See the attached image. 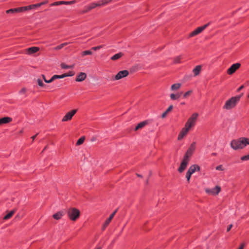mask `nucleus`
Here are the masks:
<instances>
[{"label": "nucleus", "mask_w": 249, "mask_h": 249, "mask_svg": "<svg viewBox=\"0 0 249 249\" xmlns=\"http://www.w3.org/2000/svg\"><path fill=\"white\" fill-rule=\"evenodd\" d=\"M247 144H249V139L241 137L237 140H233L231 142V146L234 150L242 149Z\"/></svg>", "instance_id": "f257e3e1"}, {"label": "nucleus", "mask_w": 249, "mask_h": 249, "mask_svg": "<svg viewBox=\"0 0 249 249\" xmlns=\"http://www.w3.org/2000/svg\"><path fill=\"white\" fill-rule=\"evenodd\" d=\"M242 96V95L236 96L235 97H231L229 100H227L223 108L227 110L231 109L235 107L237 103L240 100V98Z\"/></svg>", "instance_id": "f03ea898"}, {"label": "nucleus", "mask_w": 249, "mask_h": 249, "mask_svg": "<svg viewBox=\"0 0 249 249\" xmlns=\"http://www.w3.org/2000/svg\"><path fill=\"white\" fill-rule=\"evenodd\" d=\"M198 117V114L197 113H193L186 122L185 126L190 130L195 125Z\"/></svg>", "instance_id": "7ed1b4c3"}, {"label": "nucleus", "mask_w": 249, "mask_h": 249, "mask_svg": "<svg viewBox=\"0 0 249 249\" xmlns=\"http://www.w3.org/2000/svg\"><path fill=\"white\" fill-rule=\"evenodd\" d=\"M68 215L72 221H75L80 216V211L74 208H71L68 210Z\"/></svg>", "instance_id": "20e7f679"}, {"label": "nucleus", "mask_w": 249, "mask_h": 249, "mask_svg": "<svg viewBox=\"0 0 249 249\" xmlns=\"http://www.w3.org/2000/svg\"><path fill=\"white\" fill-rule=\"evenodd\" d=\"M210 24V23L206 24L201 27H199L196 28L195 30L190 33L189 36L193 37L196 36L199 34L201 33L204 30H205Z\"/></svg>", "instance_id": "39448f33"}, {"label": "nucleus", "mask_w": 249, "mask_h": 249, "mask_svg": "<svg viewBox=\"0 0 249 249\" xmlns=\"http://www.w3.org/2000/svg\"><path fill=\"white\" fill-rule=\"evenodd\" d=\"M77 111V109H75L67 112L66 114L63 117L62 121L66 122L70 121Z\"/></svg>", "instance_id": "423d86ee"}, {"label": "nucleus", "mask_w": 249, "mask_h": 249, "mask_svg": "<svg viewBox=\"0 0 249 249\" xmlns=\"http://www.w3.org/2000/svg\"><path fill=\"white\" fill-rule=\"evenodd\" d=\"M241 66V64L236 63L232 64L228 70L227 73L229 75H231L234 73L237 70H238Z\"/></svg>", "instance_id": "0eeeda50"}, {"label": "nucleus", "mask_w": 249, "mask_h": 249, "mask_svg": "<svg viewBox=\"0 0 249 249\" xmlns=\"http://www.w3.org/2000/svg\"><path fill=\"white\" fill-rule=\"evenodd\" d=\"M129 74V71L127 70L120 71L114 77L115 80H119L127 76Z\"/></svg>", "instance_id": "6e6552de"}, {"label": "nucleus", "mask_w": 249, "mask_h": 249, "mask_svg": "<svg viewBox=\"0 0 249 249\" xmlns=\"http://www.w3.org/2000/svg\"><path fill=\"white\" fill-rule=\"evenodd\" d=\"M195 145L196 142H193L190 145L184 157H185L186 159L187 158L189 159V157L191 156V155H192V154L193 153L194 151L195 150Z\"/></svg>", "instance_id": "1a4fd4ad"}, {"label": "nucleus", "mask_w": 249, "mask_h": 249, "mask_svg": "<svg viewBox=\"0 0 249 249\" xmlns=\"http://www.w3.org/2000/svg\"><path fill=\"white\" fill-rule=\"evenodd\" d=\"M189 159H186L185 157L183 158V159L180 164V167L178 169V171L179 173H182L186 168L187 165L189 162Z\"/></svg>", "instance_id": "9d476101"}, {"label": "nucleus", "mask_w": 249, "mask_h": 249, "mask_svg": "<svg viewBox=\"0 0 249 249\" xmlns=\"http://www.w3.org/2000/svg\"><path fill=\"white\" fill-rule=\"evenodd\" d=\"M190 129L184 126L178 134V140H181L183 139V138L187 135Z\"/></svg>", "instance_id": "9b49d317"}, {"label": "nucleus", "mask_w": 249, "mask_h": 249, "mask_svg": "<svg viewBox=\"0 0 249 249\" xmlns=\"http://www.w3.org/2000/svg\"><path fill=\"white\" fill-rule=\"evenodd\" d=\"M96 7L97 5H95V2H92L89 6H86L85 9L81 11L80 13L82 14H85Z\"/></svg>", "instance_id": "f8f14e48"}, {"label": "nucleus", "mask_w": 249, "mask_h": 249, "mask_svg": "<svg viewBox=\"0 0 249 249\" xmlns=\"http://www.w3.org/2000/svg\"><path fill=\"white\" fill-rule=\"evenodd\" d=\"M118 210V209H117L109 217V218L106 220L105 223L104 224L102 229L103 230H104L108 226V225L109 224L110 222L111 221L113 217L114 216L115 214H116L117 211Z\"/></svg>", "instance_id": "ddd939ff"}, {"label": "nucleus", "mask_w": 249, "mask_h": 249, "mask_svg": "<svg viewBox=\"0 0 249 249\" xmlns=\"http://www.w3.org/2000/svg\"><path fill=\"white\" fill-rule=\"evenodd\" d=\"M221 188L219 186H216L215 188L213 189H207L206 192L212 195H217L220 191Z\"/></svg>", "instance_id": "4468645a"}, {"label": "nucleus", "mask_w": 249, "mask_h": 249, "mask_svg": "<svg viewBox=\"0 0 249 249\" xmlns=\"http://www.w3.org/2000/svg\"><path fill=\"white\" fill-rule=\"evenodd\" d=\"M199 170H200V167L197 165L195 164V165H193L189 167L187 172L190 173V174L191 175H192L196 171H199Z\"/></svg>", "instance_id": "2eb2a0df"}, {"label": "nucleus", "mask_w": 249, "mask_h": 249, "mask_svg": "<svg viewBox=\"0 0 249 249\" xmlns=\"http://www.w3.org/2000/svg\"><path fill=\"white\" fill-rule=\"evenodd\" d=\"M86 74L85 72H81L77 75L75 80L77 82H81L84 81L86 79Z\"/></svg>", "instance_id": "dca6fc26"}, {"label": "nucleus", "mask_w": 249, "mask_h": 249, "mask_svg": "<svg viewBox=\"0 0 249 249\" xmlns=\"http://www.w3.org/2000/svg\"><path fill=\"white\" fill-rule=\"evenodd\" d=\"M148 124L147 121H144L138 124V125L136 126L135 128V131H137L139 129H142L143 127H144L146 125Z\"/></svg>", "instance_id": "f3484780"}, {"label": "nucleus", "mask_w": 249, "mask_h": 249, "mask_svg": "<svg viewBox=\"0 0 249 249\" xmlns=\"http://www.w3.org/2000/svg\"><path fill=\"white\" fill-rule=\"evenodd\" d=\"M124 53L122 52H120L118 53H116L113 55L112 56L110 57V59L112 61H116L119 59H120L122 56H124Z\"/></svg>", "instance_id": "a211bd4d"}, {"label": "nucleus", "mask_w": 249, "mask_h": 249, "mask_svg": "<svg viewBox=\"0 0 249 249\" xmlns=\"http://www.w3.org/2000/svg\"><path fill=\"white\" fill-rule=\"evenodd\" d=\"M39 49V48L37 47H32L28 48L27 51L28 54H32L37 52Z\"/></svg>", "instance_id": "6ab92c4d"}, {"label": "nucleus", "mask_w": 249, "mask_h": 249, "mask_svg": "<svg viewBox=\"0 0 249 249\" xmlns=\"http://www.w3.org/2000/svg\"><path fill=\"white\" fill-rule=\"evenodd\" d=\"M12 121V118L9 117H5L0 119V125L7 124Z\"/></svg>", "instance_id": "aec40b11"}, {"label": "nucleus", "mask_w": 249, "mask_h": 249, "mask_svg": "<svg viewBox=\"0 0 249 249\" xmlns=\"http://www.w3.org/2000/svg\"><path fill=\"white\" fill-rule=\"evenodd\" d=\"M201 70V66L200 65L196 66L193 70L194 76L198 75Z\"/></svg>", "instance_id": "412c9836"}, {"label": "nucleus", "mask_w": 249, "mask_h": 249, "mask_svg": "<svg viewBox=\"0 0 249 249\" xmlns=\"http://www.w3.org/2000/svg\"><path fill=\"white\" fill-rule=\"evenodd\" d=\"M64 214V213L63 211H59L53 215V217L56 219L59 220L61 219L62 216Z\"/></svg>", "instance_id": "4be33fe9"}, {"label": "nucleus", "mask_w": 249, "mask_h": 249, "mask_svg": "<svg viewBox=\"0 0 249 249\" xmlns=\"http://www.w3.org/2000/svg\"><path fill=\"white\" fill-rule=\"evenodd\" d=\"M16 211V209L10 211L3 217V219L7 220V219H9V218H10L13 215V214L15 213Z\"/></svg>", "instance_id": "5701e85b"}, {"label": "nucleus", "mask_w": 249, "mask_h": 249, "mask_svg": "<svg viewBox=\"0 0 249 249\" xmlns=\"http://www.w3.org/2000/svg\"><path fill=\"white\" fill-rule=\"evenodd\" d=\"M181 94H182L181 92L178 93L177 94L172 93L170 94V98L171 100H175L179 98L180 97Z\"/></svg>", "instance_id": "b1692460"}, {"label": "nucleus", "mask_w": 249, "mask_h": 249, "mask_svg": "<svg viewBox=\"0 0 249 249\" xmlns=\"http://www.w3.org/2000/svg\"><path fill=\"white\" fill-rule=\"evenodd\" d=\"M181 86L180 83H176L171 86V89L172 91L177 90Z\"/></svg>", "instance_id": "393cba45"}, {"label": "nucleus", "mask_w": 249, "mask_h": 249, "mask_svg": "<svg viewBox=\"0 0 249 249\" xmlns=\"http://www.w3.org/2000/svg\"><path fill=\"white\" fill-rule=\"evenodd\" d=\"M21 9H18V8H14V9H10L9 10H7L6 11V13L7 14H13L16 12H19V11H20Z\"/></svg>", "instance_id": "a878e982"}, {"label": "nucleus", "mask_w": 249, "mask_h": 249, "mask_svg": "<svg viewBox=\"0 0 249 249\" xmlns=\"http://www.w3.org/2000/svg\"><path fill=\"white\" fill-rule=\"evenodd\" d=\"M173 109V106L172 105H171L169 107L167 108V109L162 114V116H161V117L162 118H164L166 115L167 114Z\"/></svg>", "instance_id": "bb28decb"}, {"label": "nucleus", "mask_w": 249, "mask_h": 249, "mask_svg": "<svg viewBox=\"0 0 249 249\" xmlns=\"http://www.w3.org/2000/svg\"><path fill=\"white\" fill-rule=\"evenodd\" d=\"M61 67L62 68V69H72L74 67V65H67L64 63H62L61 64Z\"/></svg>", "instance_id": "cd10ccee"}, {"label": "nucleus", "mask_w": 249, "mask_h": 249, "mask_svg": "<svg viewBox=\"0 0 249 249\" xmlns=\"http://www.w3.org/2000/svg\"><path fill=\"white\" fill-rule=\"evenodd\" d=\"M69 43H68V42H65V43H63L61 44H60V45H58L56 47H55L54 48V49L56 50H60L64 46L68 45Z\"/></svg>", "instance_id": "c85d7f7f"}, {"label": "nucleus", "mask_w": 249, "mask_h": 249, "mask_svg": "<svg viewBox=\"0 0 249 249\" xmlns=\"http://www.w3.org/2000/svg\"><path fill=\"white\" fill-rule=\"evenodd\" d=\"M18 9H21V10L19 11V12H22L24 11H27V10H31V6H29H29H27L19 7Z\"/></svg>", "instance_id": "c756f323"}, {"label": "nucleus", "mask_w": 249, "mask_h": 249, "mask_svg": "<svg viewBox=\"0 0 249 249\" xmlns=\"http://www.w3.org/2000/svg\"><path fill=\"white\" fill-rule=\"evenodd\" d=\"M85 138L84 137H81L77 142L76 145H79L82 144L84 141H85Z\"/></svg>", "instance_id": "7c9ffc66"}, {"label": "nucleus", "mask_w": 249, "mask_h": 249, "mask_svg": "<svg viewBox=\"0 0 249 249\" xmlns=\"http://www.w3.org/2000/svg\"><path fill=\"white\" fill-rule=\"evenodd\" d=\"M92 54V52L89 50H87V51H83L81 53V55L83 56L86 55H91Z\"/></svg>", "instance_id": "2f4dec72"}, {"label": "nucleus", "mask_w": 249, "mask_h": 249, "mask_svg": "<svg viewBox=\"0 0 249 249\" xmlns=\"http://www.w3.org/2000/svg\"><path fill=\"white\" fill-rule=\"evenodd\" d=\"M37 82L38 85L41 87H45L46 85L43 83L42 80L40 79H37Z\"/></svg>", "instance_id": "473e14b6"}, {"label": "nucleus", "mask_w": 249, "mask_h": 249, "mask_svg": "<svg viewBox=\"0 0 249 249\" xmlns=\"http://www.w3.org/2000/svg\"><path fill=\"white\" fill-rule=\"evenodd\" d=\"M53 76L54 79L55 80V79H58V78H63L64 77H66V75H64V74H63L62 75H54Z\"/></svg>", "instance_id": "72a5a7b5"}, {"label": "nucleus", "mask_w": 249, "mask_h": 249, "mask_svg": "<svg viewBox=\"0 0 249 249\" xmlns=\"http://www.w3.org/2000/svg\"><path fill=\"white\" fill-rule=\"evenodd\" d=\"M61 4H64V1H56L54 2L51 4V6H56V5H59Z\"/></svg>", "instance_id": "f704fd0d"}, {"label": "nucleus", "mask_w": 249, "mask_h": 249, "mask_svg": "<svg viewBox=\"0 0 249 249\" xmlns=\"http://www.w3.org/2000/svg\"><path fill=\"white\" fill-rule=\"evenodd\" d=\"M182 56H178L175 58L174 62L175 63H179L180 62V60L182 58Z\"/></svg>", "instance_id": "c9c22d12"}, {"label": "nucleus", "mask_w": 249, "mask_h": 249, "mask_svg": "<svg viewBox=\"0 0 249 249\" xmlns=\"http://www.w3.org/2000/svg\"><path fill=\"white\" fill-rule=\"evenodd\" d=\"M95 5H97V7H100L105 5L104 2H103V0H101L97 3H95Z\"/></svg>", "instance_id": "e433bc0d"}, {"label": "nucleus", "mask_w": 249, "mask_h": 249, "mask_svg": "<svg viewBox=\"0 0 249 249\" xmlns=\"http://www.w3.org/2000/svg\"><path fill=\"white\" fill-rule=\"evenodd\" d=\"M103 45H100V46H98L96 47H93L91 48V50H94V51H97V50L103 48Z\"/></svg>", "instance_id": "4c0bfd02"}, {"label": "nucleus", "mask_w": 249, "mask_h": 249, "mask_svg": "<svg viewBox=\"0 0 249 249\" xmlns=\"http://www.w3.org/2000/svg\"><path fill=\"white\" fill-rule=\"evenodd\" d=\"M191 175H192L190 174V173H188L187 172L186 174V178H187V180L188 182H189Z\"/></svg>", "instance_id": "58836bf2"}, {"label": "nucleus", "mask_w": 249, "mask_h": 249, "mask_svg": "<svg viewBox=\"0 0 249 249\" xmlns=\"http://www.w3.org/2000/svg\"><path fill=\"white\" fill-rule=\"evenodd\" d=\"M192 90H189L188 91H187L186 92H185L184 95H183V97L184 98H186L188 96H189L192 93Z\"/></svg>", "instance_id": "ea45409f"}, {"label": "nucleus", "mask_w": 249, "mask_h": 249, "mask_svg": "<svg viewBox=\"0 0 249 249\" xmlns=\"http://www.w3.org/2000/svg\"><path fill=\"white\" fill-rule=\"evenodd\" d=\"M241 160H249V154L247 156H244L241 157Z\"/></svg>", "instance_id": "a19ab883"}, {"label": "nucleus", "mask_w": 249, "mask_h": 249, "mask_svg": "<svg viewBox=\"0 0 249 249\" xmlns=\"http://www.w3.org/2000/svg\"><path fill=\"white\" fill-rule=\"evenodd\" d=\"M26 92V89L25 88H22L19 91V94L21 95H24V94H25Z\"/></svg>", "instance_id": "79ce46f5"}, {"label": "nucleus", "mask_w": 249, "mask_h": 249, "mask_svg": "<svg viewBox=\"0 0 249 249\" xmlns=\"http://www.w3.org/2000/svg\"><path fill=\"white\" fill-rule=\"evenodd\" d=\"M64 75H66V77L67 76H72L74 75V72L72 71H70L68 73H64Z\"/></svg>", "instance_id": "37998d69"}, {"label": "nucleus", "mask_w": 249, "mask_h": 249, "mask_svg": "<svg viewBox=\"0 0 249 249\" xmlns=\"http://www.w3.org/2000/svg\"><path fill=\"white\" fill-rule=\"evenodd\" d=\"M54 80V79L53 76H52V78L49 80L45 79V82L47 83H50L52 82Z\"/></svg>", "instance_id": "c03bdc74"}, {"label": "nucleus", "mask_w": 249, "mask_h": 249, "mask_svg": "<svg viewBox=\"0 0 249 249\" xmlns=\"http://www.w3.org/2000/svg\"><path fill=\"white\" fill-rule=\"evenodd\" d=\"M216 170L223 171L224 170V169L223 168L222 165H220L216 167Z\"/></svg>", "instance_id": "a18cd8bd"}, {"label": "nucleus", "mask_w": 249, "mask_h": 249, "mask_svg": "<svg viewBox=\"0 0 249 249\" xmlns=\"http://www.w3.org/2000/svg\"><path fill=\"white\" fill-rule=\"evenodd\" d=\"M29 6H31V9H32L33 8H36V7H39V5H38V3H37V4H33V5H29Z\"/></svg>", "instance_id": "49530a36"}, {"label": "nucleus", "mask_w": 249, "mask_h": 249, "mask_svg": "<svg viewBox=\"0 0 249 249\" xmlns=\"http://www.w3.org/2000/svg\"><path fill=\"white\" fill-rule=\"evenodd\" d=\"M113 0H103V2L105 3V5H106L109 2H111Z\"/></svg>", "instance_id": "de8ad7c7"}, {"label": "nucleus", "mask_w": 249, "mask_h": 249, "mask_svg": "<svg viewBox=\"0 0 249 249\" xmlns=\"http://www.w3.org/2000/svg\"><path fill=\"white\" fill-rule=\"evenodd\" d=\"M47 3H48V1L46 0V1H44L41 2L39 3H38V5H39V6H41V5H42L43 4H46Z\"/></svg>", "instance_id": "09e8293b"}, {"label": "nucleus", "mask_w": 249, "mask_h": 249, "mask_svg": "<svg viewBox=\"0 0 249 249\" xmlns=\"http://www.w3.org/2000/svg\"><path fill=\"white\" fill-rule=\"evenodd\" d=\"M232 227V224L228 226V228H227V231H229Z\"/></svg>", "instance_id": "8fccbe9b"}, {"label": "nucleus", "mask_w": 249, "mask_h": 249, "mask_svg": "<svg viewBox=\"0 0 249 249\" xmlns=\"http://www.w3.org/2000/svg\"><path fill=\"white\" fill-rule=\"evenodd\" d=\"M244 86H243V85H242L241 86H240V87L238 88V89H237V91H240L241 90H242V89L244 88Z\"/></svg>", "instance_id": "3c124183"}, {"label": "nucleus", "mask_w": 249, "mask_h": 249, "mask_svg": "<svg viewBox=\"0 0 249 249\" xmlns=\"http://www.w3.org/2000/svg\"><path fill=\"white\" fill-rule=\"evenodd\" d=\"M64 4L68 5V4H71L70 1H64Z\"/></svg>", "instance_id": "603ef678"}, {"label": "nucleus", "mask_w": 249, "mask_h": 249, "mask_svg": "<svg viewBox=\"0 0 249 249\" xmlns=\"http://www.w3.org/2000/svg\"><path fill=\"white\" fill-rule=\"evenodd\" d=\"M37 135H38V134L37 133L35 136H33V137H32L31 138L32 139L33 141H34L35 139V138H36V137L37 136Z\"/></svg>", "instance_id": "864d4df0"}, {"label": "nucleus", "mask_w": 249, "mask_h": 249, "mask_svg": "<svg viewBox=\"0 0 249 249\" xmlns=\"http://www.w3.org/2000/svg\"><path fill=\"white\" fill-rule=\"evenodd\" d=\"M244 245V244H242L238 249H243Z\"/></svg>", "instance_id": "5fc2aeb1"}, {"label": "nucleus", "mask_w": 249, "mask_h": 249, "mask_svg": "<svg viewBox=\"0 0 249 249\" xmlns=\"http://www.w3.org/2000/svg\"><path fill=\"white\" fill-rule=\"evenodd\" d=\"M71 4H73L75 2V0L70 1Z\"/></svg>", "instance_id": "6e6d98bb"}, {"label": "nucleus", "mask_w": 249, "mask_h": 249, "mask_svg": "<svg viewBox=\"0 0 249 249\" xmlns=\"http://www.w3.org/2000/svg\"><path fill=\"white\" fill-rule=\"evenodd\" d=\"M136 175L137 176V177H140V178H142V176L140 175V174H137Z\"/></svg>", "instance_id": "4d7b16f0"}, {"label": "nucleus", "mask_w": 249, "mask_h": 249, "mask_svg": "<svg viewBox=\"0 0 249 249\" xmlns=\"http://www.w3.org/2000/svg\"><path fill=\"white\" fill-rule=\"evenodd\" d=\"M47 148V146H45L44 147V148L43 149V150H42V152H43V151H44Z\"/></svg>", "instance_id": "13d9d810"}, {"label": "nucleus", "mask_w": 249, "mask_h": 249, "mask_svg": "<svg viewBox=\"0 0 249 249\" xmlns=\"http://www.w3.org/2000/svg\"><path fill=\"white\" fill-rule=\"evenodd\" d=\"M42 76L43 80L45 81V79H46L45 78V76L44 75H42Z\"/></svg>", "instance_id": "bf43d9fd"}, {"label": "nucleus", "mask_w": 249, "mask_h": 249, "mask_svg": "<svg viewBox=\"0 0 249 249\" xmlns=\"http://www.w3.org/2000/svg\"><path fill=\"white\" fill-rule=\"evenodd\" d=\"M212 156H216V153H213L212 154Z\"/></svg>", "instance_id": "052dcab7"}, {"label": "nucleus", "mask_w": 249, "mask_h": 249, "mask_svg": "<svg viewBox=\"0 0 249 249\" xmlns=\"http://www.w3.org/2000/svg\"><path fill=\"white\" fill-rule=\"evenodd\" d=\"M95 249H101V247L96 248Z\"/></svg>", "instance_id": "680f3d73"}, {"label": "nucleus", "mask_w": 249, "mask_h": 249, "mask_svg": "<svg viewBox=\"0 0 249 249\" xmlns=\"http://www.w3.org/2000/svg\"><path fill=\"white\" fill-rule=\"evenodd\" d=\"M184 104L185 103L184 102L181 103V105H184Z\"/></svg>", "instance_id": "e2e57ef3"}, {"label": "nucleus", "mask_w": 249, "mask_h": 249, "mask_svg": "<svg viewBox=\"0 0 249 249\" xmlns=\"http://www.w3.org/2000/svg\"><path fill=\"white\" fill-rule=\"evenodd\" d=\"M124 228V227H123V228H122V229H121V231H123Z\"/></svg>", "instance_id": "0e129e2a"}, {"label": "nucleus", "mask_w": 249, "mask_h": 249, "mask_svg": "<svg viewBox=\"0 0 249 249\" xmlns=\"http://www.w3.org/2000/svg\"><path fill=\"white\" fill-rule=\"evenodd\" d=\"M124 228V227H123V228H122V229H121V231H123Z\"/></svg>", "instance_id": "69168bd1"}, {"label": "nucleus", "mask_w": 249, "mask_h": 249, "mask_svg": "<svg viewBox=\"0 0 249 249\" xmlns=\"http://www.w3.org/2000/svg\"><path fill=\"white\" fill-rule=\"evenodd\" d=\"M124 228V227H123V228H122V229H121V231H123Z\"/></svg>", "instance_id": "338daca9"}, {"label": "nucleus", "mask_w": 249, "mask_h": 249, "mask_svg": "<svg viewBox=\"0 0 249 249\" xmlns=\"http://www.w3.org/2000/svg\"><path fill=\"white\" fill-rule=\"evenodd\" d=\"M124 228V227H123V228H122V229H121V231H123Z\"/></svg>", "instance_id": "774afa93"}]
</instances>
